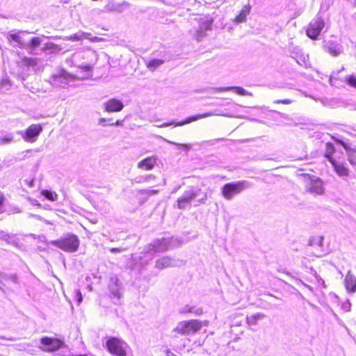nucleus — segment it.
I'll use <instances>...</instances> for the list:
<instances>
[{"instance_id": "f257e3e1", "label": "nucleus", "mask_w": 356, "mask_h": 356, "mask_svg": "<svg viewBox=\"0 0 356 356\" xmlns=\"http://www.w3.org/2000/svg\"><path fill=\"white\" fill-rule=\"evenodd\" d=\"M204 325H207L208 322L203 323L197 319L184 321L178 323L173 329V332L179 335H193L198 332Z\"/></svg>"}, {"instance_id": "f03ea898", "label": "nucleus", "mask_w": 356, "mask_h": 356, "mask_svg": "<svg viewBox=\"0 0 356 356\" xmlns=\"http://www.w3.org/2000/svg\"><path fill=\"white\" fill-rule=\"evenodd\" d=\"M52 243L64 251L72 252L78 250L80 241L76 235L67 234L63 237L53 241Z\"/></svg>"}, {"instance_id": "7ed1b4c3", "label": "nucleus", "mask_w": 356, "mask_h": 356, "mask_svg": "<svg viewBox=\"0 0 356 356\" xmlns=\"http://www.w3.org/2000/svg\"><path fill=\"white\" fill-rule=\"evenodd\" d=\"M106 347L110 354L113 356H127V343L122 339L111 337L106 342Z\"/></svg>"}, {"instance_id": "20e7f679", "label": "nucleus", "mask_w": 356, "mask_h": 356, "mask_svg": "<svg viewBox=\"0 0 356 356\" xmlns=\"http://www.w3.org/2000/svg\"><path fill=\"white\" fill-rule=\"evenodd\" d=\"M303 184L307 193L314 195H322L324 193L323 182L318 177L305 175Z\"/></svg>"}, {"instance_id": "39448f33", "label": "nucleus", "mask_w": 356, "mask_h": 356, "mask_svg": "<svg viewBox=\"0 0 356 356\" xmlns=\"http://www.w3.org/2000/svg\"><path fill=\"white\" fill-rule=\"evenodd\" d=\"M247 187L245 181L225 184L221 190L222 196L226 200H231L235 195L241 193Z\"/></svg>"}, {"instance_id": "423d86ee", "label": "nucleus", "mask_w": 356, "mask_h": 356, "mask_svg": "<svg viewBox=\"0 0 356 356\" xmlns=\"http://www.w3.org/2000/svg\"><path fill=\"white\" fill-rule=\"evenodd\" d=\"M40 342V348L44 352H54L65 346L63 340L56 337H43Z\"/></svg>"}, {"instance_id": "0eeeda50", "label": "nucleus", "mask_w": 356, "mask_h": 356, "mask_svg": "<svg viewBox=\"0 0 356 356\" xmlns=\"http://www.w3.org/2000/svg\"><path fill=\"white\" fill-rule=\"evenodd\" d=\"M341 156H343L342 152H339ZM333 168L334 171L339 177H347L349 175V169L347 166L346 163L344 161L343 156L341 157L339 156L334 160H331L330 162Z\"/></svg>"}, {"instance_id": "6e6552de", "label": "nucleus", "mask_w": 356, "mask_h": 356, "mask_svg": "<svg viewBox=\"0 0 356 356\" xmlns=\"http://www.w3.org/2000/svg\"><path fill=\"white\" fill-rule=\"evenodd\" d=\"M324 22L321 17L312 20L307 29V35L311 39L316 40L324 27Z\"/></svg>"}, {"instance_id": "1a4fd4ad", "label": "nucleus", "mask_w": 356, "mask_h": 356, "mask_svg": "<svg viewBox=\"0 0 356 356\" xmlns=\"http://www.w3.org/2000/svg\"><path fill=\"white\" fill-rule=\"evenodd\" d=\"M197 193L193 191H186L184 194L177 200V208L184 209L191 205V202L196 197Z\"/></svg>"}, {"instance_id": "9d476101", "label": "nucleus", "mask_w": 356, "mask_h": 356, "mask_svg": "<svg viewBox=\"0 0 356 356\" xmlns=\"http://www.w3.org/2000/svg\"><path fill=\"white\" fill-rule=\"evenodd\" d=\"M104 106L106 111L113 113L121 111L124 108V104L120 100L112 98L105 102Z\"/></svg>"}, {"instance_id": "9b49d317", "label": "nucleus", "mask_w": 356, "mask_h": 356, "mask_svg": "<svg viewBox=\"0 0 356 356\" xmlns=\"http://www.w3.org/2000/svg\"><path fill=\"white\" fill-rule=\"evenodd\" d=\"M42 127L39 124H33L30 125L26 130L25 131L24 134L22 135L23 138L25 140H28L32 138L36 137L40 134V133L42 131Z\"/></svg>"}, {"instance_id": "f8f14e48", "label": "nucleus", "mask_w": 356, "mask_h": 356, "mask_svg": "<svg viewBox=\"0 0 356 356\" xmlns=\"http://www.w3.org/2000/svg\"><path fill=\"white\" fill-rule=\"evenodd\" d=\"M156 164V158L155 156H148L139 161L137 164L138 168L149 171L154 168Z\"/></svg>"}, {"instance_id": "ddd939ff", "label": "nucleus", "mask_w": 356, "mask_h": 356, "mask_svg": "<svg viewBox=\"0 0 356 356\" xmlns=\"http://www.w3.org/2000/svg\"><path fill=\"white\" fill-rule=\"evenodd\" d=\"M285 282L277 278H273L270 282V288L275 294H270L275 298H277V294H280L285 286Z\"/></svg>"}, {"instance_id": "4468645a", "label": "nucleus", "mask_w": 356, "mask_h": 356, "mask_svg": "<svg viewBox=\"0 0 356 356\" xmlns=\"http://www.w3.org/2000/svg\"><path fill=\"white\" fill-rule=\"evenodd\" d=\"M212 115H213L212 113L207 112V113L195 115L193 116H189V117L186 118V119H184V120L177 122L175 124V126L179 127V126H182L185 124H189L192 122L197 121L198 120L211 116Z\"/></svg>"}, {"instance_id": "2eb2a0df", "label": "nucleus", "mask_w": 356, "mask_h": 356, "mask_svg": "<svg viewBox=\"0 0 356 356\" xmlns=\"http://www.w3.org/2000/svg\"><path fill=\"white\" fill-rule=\"evenodd\" d=\"M251 10V6L248 3L244 5L239 13L236 15L234 22L236 23H242L245 22L247 16L250 14Z\"/></svg>"}, {"instance_id": "dca6fc26", "label": "nucleus", "mask_w": 356, "mask_h": 356, "mask_svg": "<svg viewBox=\"0 0 356 356\" xmlns=\"http://www.w3.org/2000/svg\"><path fill=\"white\" fill-rule=\"evenodd\" d=\"M344 285L348 292L354 293L356 291V277L348 273L344 280Z\"/></svg>"}, {"instance_id": "f3484780", "label": "nucleus", "mask_w": 356, "mask_h": 356, "mask_svg": "<svg viewBox=\"0 0 356 356\" xmlns=\"http://www.w3.org/2000/svg\"><path fill=\"white\" fill-rule=\"evenodd\" d=\"M336 152V148L332 143L328 142L325 143V152L324 154V156L327 158L330 162L331 160H334L339 156L334 155Z\"/></svg>"}, {"instance_id": "a211bd4d", "label": "nucleus", "mask_w": 356, "mask_h": 356, "mask_svg": "<svg viewBox=\"0 0 356 356\" xmlns=\"http://www.w3.org/2000/svg\"><path fill=\"white\" fill-rule=\"evenodd\" d=\"M265 315L261 313H257L246 318V323L250 326L256 325L259 321L263 320Z\"/></svg>"}, {"instance_id": "6ab92c4d", "label": "nucleus", "mask_w": 356, "mask_h": 356, "mask_svg": "<svg viewBox=\"0 0 356 356\" xmlns=\"http://www.w3.org/2000/svg\"><path fill=\"white\" fill-rule=\"evenodd\" d=\"M325 49L333 56H338L341 53L339 45L333 42H330L327 45H326Z\"/></svg>"}, {"instance_id": "aec40b11", "label": "nucleus", "mask_w": 356, "mask_h": 356, "mask_svg": "<svg viewBox=\"0 0 356 356\" xmlns=\"http://www.w3.org/2000/svg\"><path fill=\"white\" fill-rule=\"evenodd\" d=\"M21 62L24 66L27 67H35L38 64V61L35 58H29L26 56L22 58Z\"/></svg>"}, {"instance_id": "412c9836", "label": "nucleus", "mask_w": 356, "mask_h": 356, "mask_svg": "<svg viewBox=\"0 0 356 356\" xmlns=\"http://www.w3.org/2000/svg\"><path fill=\"white\" fill-rule=\"evenodd\" d=\"M41 194L45 197L46 199L48 200H50L51 202L56 201L57 200V194L54 192H53L51 190H42L41 191Z\"/></svg>"}, {"instance_id": "4be33fe9", "label": "nucleus", "mask_w": 356, "mask_h": 356, "mask_svg": "<svg viewBox=\"0 0 356 356\" xmlns=\"http://www.w3.org/2000/svg\"><path fill=\"white\" fill-rule=\"evenodd\" d=\"M170 265V259L168 257H162L156 262V266L159 268H164Z\"/></svg>"}, {"instance_id": "5701e85b", "label": "nucleus", "mask_w": 356, "mask_h": 356, "mask_svg": "<svg viewBox=\"0 0 356 356\" xmlns=\"http://www.w3.org/2000/svg\"><path fill=\"white\" fill-rule=\"evenodd\" d=\"M348 155V161L350 164L356 165V149L350 148L347 151Z\"/></svg>"}, {"instance_id": "b1692460", "label": "nucleus", "mask_w": 356, "mask_h": 356, "mask_svg": "<svg viewBox=\"0 0 356 356\" xmlns=\"http://www.w3.org/2000/svg\"><path fill=\"white\" fill-rule=\"evenodd\" d=\"M163 63L161 59H153L148 62L147 67L149 69H154Z\"/></svg>"}, {"instance_id": "393cba45", "label": "nucleus", "mask_w": 356, "mask_h": 356, "mask_svg": "<svg viewBox=\"0 0 356 356\" xmlns=\"http://www.w3.org/2000/svg\"><path fill=\"white\" fill-rule=\"evenodd\" d=\"M44 50H51L52 52H58L62 50V48L58 44L50 43L46 44Z\"/></svg>"}, {"instance_id": "a878e982", "label": "nucleus", "mask_w": 356, "mask_h": 356, "mask_svg": "<svg viewBox=\"0 0 356 356\" xmlns=\"http://www.w3.org/2000/svg\"><path fill=\"white\" fill-rule=\"evenodd\" d=\"M346 82L348 86L356 88V74H350L346 78Z\"/></svg>"}, {"instance_id": "bb28decb", "label": "nucleus", "mask_w": 356, "mask_h": 356, "mask_svg": "<svg viewBox=\"0 0 356 356\" xmlns=\"http://www.w3.org/2000/svg\"><path fill=\"white\" fill-rule=\"evenodd\" d=\"M322 243H323V237L318 236L313 237L310 240V242H309L310 245L317 244L320 247L322 246Z\"/></svg>"}, {"instance_id": "cd10ccee", "label": "nucleus", "mask_w": 356, "mask_h": 356, "mask_svg": "<svg viewBox=\"0 0 356 356\" xmlns=\"http://www.w3.org/2000/svg\"><path fill=\"white\" fill-rule=\"evenodd\" d=\"M41 43V39L38 37H34L31 40L30 46L34 49L35 47H38Z\"/></svg>"}, {"instance_id": "c85d7f7f", "label": "nucleus", "mask_w": 356, "mask_h": 356, "mask_svg": "<svg viewBox=\"0 0 356 356\" xmlns=\"http://www.w3.org/2000/svg\"><path fill=\"white\" fill-rule=\"evenodd\" d=\"M13 141V136H3L0 137V143H8Z\"/></svg>"}, {"instance_id": "c756f323", "label": "nucleus", "mask_w": 356, "mask_h": 356, "mask_svg": "<svg viewBox=\"0 0 356 356\" xmlns=\"http://www.w3.org/2000/svg\"><path fill=\"white\" fill-rule=\"evenodd\" d=\"M293 102V100L290 99H277L274 102L275 104H290Z\"/></svg>"}, {"instance_id": "7c9ffc66", "label": "nucleus", "mask_w": 356, "mask_h": 356, "mask_svg": "<svg viewBox=\"0 0 356 356\" xmlns=\"http://www.w3.org/2000/svg\"><path fill=\"white\" fill-rule=\"evenodd\" d=\"M142 194L146 195H155L159 193L158 190L152 189V190H142L140 191Z\"/></svg>"}, {"instance_id": "2f4dec72", "label": "nucleus", "mask_w": 356, "mask_h": 356, "mask_svg": "<svg viewBox=\"0 0 356 356\" xmlns=\"http://www.w3.org/2000/svg\"><path fill=\"white\" fill-rule=\"evenodd\" d=\"M175 145L179 147V148L184 149L185 150H188L191 149V145L190 144H185V143H174Z\"/></svg>"}, {"instance_id": "473e14b6", "label": "nucleus", "mask_w": 356, "mask_h": 356, "mask_svg": "<svg viewBox=\"0 0 356 356\" xmlns=\"http://www.w3.org/2000/svg\"><path fill=\"white\" fill-rule=\"evenodd\" d=\"M235 92L241 95H245L248 92L241 87H235L234 88Z\"/></svg>"}, {"instance_id": "72a5a7b5", "label": "nucleus", "mask_w": 356, "mask_h": 356, "mask_svg": "<svg viewBox=\"0 0 356 356\" xmlns=\"http://www.w3.org/2000/svg\"><path fill=\"white\" fill-rule=\"evenodd\" d=\"M10 38L17 43L22 44L21 37L17 33L11 34Z\"/></svg>"}, {"instance_id": "f704fd0d", "label": "nucleus", "mask_w": 356, "mask_h": 356, "mask_svg": "<svg viewBox=\"0 0 356 356\" xmlns=\"http://www.w3.org/2000/svg\"><path fill=\"white\" fill-rule=\"evenodd\" d=\"M336 141L340 144L341 146L343 147V148L346 150V151H348L350 147L348 145L347 143H346L345 142H343V140H339V139H336Z\"/></svg>"}, {"instance_id": "c9c22d12", "label": "nucleus", "mask_w": 356, "mask_h": 356, "mask_svg": "<svg viewBox=\"0 0 356 356\" xmlns=\"http://www.w3.org/2000/svg\"><path fill=\"white\" fill-rule=\"evenodd\" d=\"M351 305L349 301H346L342 305V308L345 312H349L350 310Z\"/></svg>"}, {"instance_id": "e433bc0d", "label": "nucleus", "mask_w": 356, "mask_h": 356, "mask_svg": "<svg viewBox=\"0 0 356 356\" xmlns=\"http://www.w3.org/2000/svg\"><path fill=\"white\" fill-rule=\"evenodd\" d=\"M76 296L78 298V302L81 303L82 302V295L80 291H76Z\"/></svg>"}, {"instance_id": "4c0bfd02", "label": "nucleus", "mask_w": 356, "mask_h": 356, "mask_svg": "<svg viewBox=\"0 0 356 356\" xmlns=\"http://www.w3.org/2000/svg\"><path fill=\"white\" fill-rule=\"evenodd\" d=\"M7 279L12 280L13 282H17V278L15 275H11L10 277H7Z\"/></svg>"}, {"instance_id": "58836bf2", "label": "nucleus", "mask_w": 356, "mask_h": 356, "mask_svg": "<svg viewBox=\"0 0 356 356\" xmlns=\"http://www.w3.org/2000/svg\"><path fill=\"white\" fill-rule=\"evenodd\" d=\"M111 252H119L121 251V249L120 248H111L110 250Z\"/></svg>"}, {"instance_id": "ea45409f", "label": "nucleus", "mask_w": 356, "mask_h": 356, "mask_svg": "<svg viewBox=\"0 0 356 356\" xmlns=\"http://www.w3.org/2000/svg\"><path fill=\"white\" fill-rule=\"evenodd\" d=\"M122 121L120 120H118L114 123L111 124V125H122Z\"/></svg>"}, {"instance_id": "a19ab883", "label": "nucleus", "mask_w": 356, "mask_h": 356, "mask_svg": "<svg viewBox=\"0 0 356 356\" xmlns=\"http://www.w3.org/2000/svg\"><path fill=\"white\" fill-rule=\"evenodd\" d=\"M172 124V122H165L161 125L159 126V127H168L169 125H171Z\"/></svg>"}, {"instance_id": "79ce46f5", "label": "nucleus", "mask_w": 356, "mask_h": 356, "mask_svg": "<svg viewBox=\"0 0 356 356\" xmlns=\"http://www.w3.org/2000/svg\"><path fill=\"white\" fill-rule=\"evenodd\" d=\"M86 70H90V69H91V67H90V66H87V67H86Z\"/></svg>"}, {"instance_id": "37998d69", "label": "nucleus", "mask_w": 356, "mask_h": 356, "mask_svg": "<svg viewBox=\"0 0 356 356\" xmlns=\"http://www.w3.org/2000/svg\"><path fill=\"white\" fill-rule=\"evenodd\" d=\"M94 40H97V41H100L101 39H97V38H95V39Z\"/></svg>"}, {"instance_id": "c03bdc74", "label": "nucleus", "mask_w": 356, "mask_h": 356, "mask_svg": "<svg viewBox=\"0 0 356 356\" xmlns=\"http://www.w3.org/2000/svg\"><path fill=\"white\" fill-rule=\"evenodd\" d=\"M32 184H33V181H31L30 182V186H32Z\"/></svg>"}, {"instance_id": "a18cd8bd", "label": "nucleus", "mask_w": 356, "mask_h": 356, "mask_svg": "<svg viewBox=\"0 0 356 356\" xmlns=\"http://www.w3.org/2000/svg\"><path fill=\"white\" fill-rule=\"evenodd\" d=\"M354 149H356V147H355V148H354Z\"/></svg>"}]
</instances>
